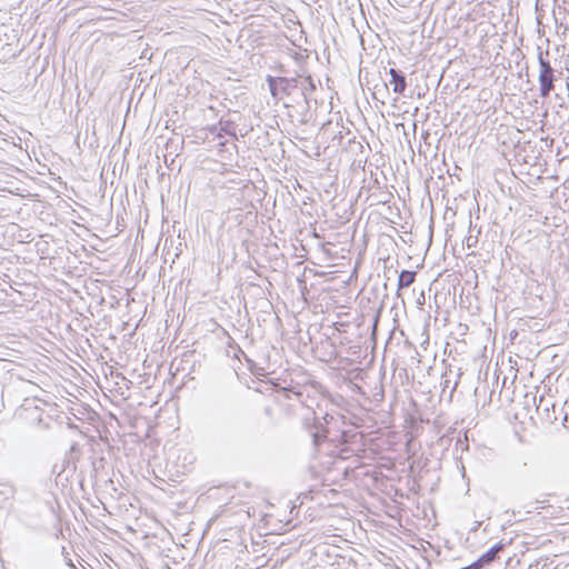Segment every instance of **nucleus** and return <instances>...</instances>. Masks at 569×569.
Here are the masks:
<instances>
[{
	"label": "nucleus",
	"instance_id": "obj_1",
	"mask_svg": "<svg viewBox=\"0 0 569 569\" xmlns=\"http://www.w3.org/2000/svg\"><path fill=\"white\" fill-rule=\"evenodd\" d=\"M271 96L277 99L291 98L292 102L299 103L302 100L307 108L310 107L316 84L310 76L302 77H272L266 79Z\"/></svg>",
	"mask_w": 569,
	"mask_h": 569
},
{
	"label": "nucleus",
	"instance_id": "obj_2",
	"mask_svg": "<svg viewBox=\"0 0 569 569\" xmlns=\"http://www.w3.org/2000/svg\"><path fill=\"white\" fill-rule=\"evenodd\" d=\"M315 429V431H311L315 447H318L325 438L330 437V441L333 442L337 448H340L339 456L342 459H347L362 451L363 435L356 428L350 427L337 433H332L329 429H323L322 427L316 426Z\"/></svg>",
	"mask_w": 569,
	"mask_h": 569
},
{
	"label": "nucleus",
	"instance_id": "obj_3",
	"mask_svg": "<svg viewBox=\"0 0 569 569\" xmlns=\"http://www.w3.org/2000/svg\"><path fill=\"white\" fill-rule=\"evenodd\" d=\"M539 63V92L541 98H548L551 91L555 90L556 70L551 67L548 59L545 58L543 52H538Z\"/></svg>",
	"mask_w": 569,
	"mask_h": 569
},
{
	"label": "nucleus",
	"instance_id": "obj_4",
	"mask_svg": "<svg viewBox=\"0 0 569 569\" xmlns=\"http://www.w3.org/2000/svg\"><path fill=\"white\" fill-rule=\"evenodd\" d=\"M506 549V545L502 542H498L493 545L489 550H487L483 555H481L478 558V562L481 565V567H486L495 562L497 559H499L500 553L503 552Z\"/></svg>",
	"mask_w": 569,
	"mask_h": 569
},
{
	"label": "nucleus",
	"instance_id": "obj_5",
	"mask_svg": "<svg viewBox=\"0 0 569 569\" xmlns=\"http://www.w3.org/2000/svg\"><path fill=\"white\" fill-rule=\"evenodd\" d=\"M390 74V84L393 87V92L398 94H402L407 88V81L406 77L402 71L390 68L389 69Z\"/></svg>",
	"mask_w": 569,
	"mask_h": 569
},
{
	"label": "nucleus",
	"instance_id": "obj_6",
	"mask_svg": "<svg viewBox=\"0 0 569 569\" xmlns=\"http://www.w3.org/2000/svg\"><path fill=\"white\" fill-rule=\"evenodd\" d=\"M416 279V272L409 270H402L398 279V290L410 287Z\"/></svg>",
	"mask_w": 569,
	"mask_h": 569
},
{
	"label": "nucleus",
	"instance_id": "obj_7",
	"mask_svg": "<svg viewBox=\"0 0 569 569\" xmlns=\"http://www.w3.org/2000/svg\"><path fill=\"white\" fill-rule=\"evenodd\" d=\"M223 133L236 138V132L233 130H231V124L230 123L222 124L220 122V132L218 133V136L222 137Z\"/></svg>",
	"mask_w": 569,
	"mask_h": 569
},
{
	"label": "nucleus",
	"instance_id": "obj_8",
	"mask_svg": "<svg viewBox=\"0 0 569 569\" xmlns=\"http://www.w3.org/2000/svg\"><path fill=\"white\" fill-rule=\"evenodd\" d=\"M478 242V237L477 236H469L466 238V244L468 248H472L476 246V243Z\"/></svg>",
	"mask_w": 569,
	"mask_h": 569
},
{
	"label": "nucleus",
	"instance_id": "obj_9",
	"mask_svg": "<svg viewBox=\"0 0 569 569\" xmlns=\"http://www.w3.org/2000/svg\"><path fill=\"white\" fill-rule=\"evenodd\" d=\"M284 393H286V397L290 399V393H293L296 395L297 397H300L301 396V392L299 391H293L292 389H283Z\"/></svg>",
	"mask_w": 569,
	"mask_h": 569
},
{
	"label": "nucleus",
	"instance_id": "obj_10",
	"mask_svg": "<svg viewBox=\"0 0 569 569\" xmlns=\"http://www.w3.org/2000/svg\"><path fill=\"white\" fill-rule=\"evenodd\" d=\"M568 422H569V417H568V415H566L565 418H563V426L566 428H568Z\"/></svg>",
	"mask_w": 569,
	"mask_h": 569
}]
</instances>
